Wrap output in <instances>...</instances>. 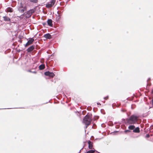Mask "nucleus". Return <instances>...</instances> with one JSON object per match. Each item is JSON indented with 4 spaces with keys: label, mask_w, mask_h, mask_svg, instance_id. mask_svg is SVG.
Listing matches in <instances>:
<instances>
[{
    "label": "nucleus",
    "mask_w": 153,
    "mask_h": 153,
    "mask_svg": "<svg viewBox=\"0 0 153 153\" xmlns=\"http://www.w3.org/2000/svg\"><path fill=\"white\" fill-rule=\"evenodd\" d=\"M139 117L136 115H132L126 120L127 123L128 124H136L138 120Z\"/></svg>",
    "instance_id": "1"
},
{
    "label": "nucleus",
    "mask_w": 153,
    "mask_h": 153,
    "mask_svg": "<svg viewBox=\"0 0 153 153\" xmlns=\"http://www.w3.org/2000/svg\"><path fill=\"white\" fill-rule=\"evenodd\" d=\"M92 121L91 117L89 114H87L83 120V123L86 126V128L90 124Z\"/></svg>",
    "instance_id": "2"
},
{
    "label": "nucleus",
    "mask_w": 153,
    "mask_h": 153,
    "mask_svg": "<svg viewBox=\"0 0 153 153\" xmlns=\"http://www.w3.org/2000/svg\"><path fill=\"white\" fill-rule=\"evenodd\" d=\"M36 11L35 8L30 9L26 12V13H24L23 15H25V17L26 18H28L30 17L31 15L33 13Z\"/></svg>",
    "instance_id": "3"
},
{
    "label": "nucleus",
    "mask_w": 153,
    "mask_h": 153,
    "mask_svg": "<svg viewBox=\"0 0 153 153\" xmlns=\"http://www.w3.org/2000/svg\"><path fill=\"white\" fill-rule=\"evenodd\" d=\"M34 40L33 37L30 38L28 39L27 42L26 43L25 45V47H27L29 45L33 43L34 41Z\"/></svg>",
    "instance_id": "4"
},
{
    "label": "nucleus",
    "mask_w": 153,
    "mask_h": 153,
    "mask_svg": "<svg viewBox=\"0 0 153 153\" xmlns=\"http://www.w3.org/2000/svg\"><path fill=\"white\" fill-rule=\"evenodd\" d=\"M55 0H48V8L52 7L55 4Z\"/></svg>",
    "instance_id": "5"
},
{
    "label": "nucleus",
    "mask_w": 153,
    "mask_h": 153,
    "mask_svg": "<svg viewBox=\"0 0 153 153\" xmlns=\"http://www.w3.org/2000/svg\"><path fill=\"white\" fill-rule=\"evenodd\" d=\"M35 46L34 45H32L27 49V51L28 53H31L32 51L35 49Z\"/></svg>",
    "instance_id": "6"
},
{
    "label": "nucleus",
    "mask_w": 153,
    "mask_h": 153,
    "mask_svg": "<svg viewBox=\"0 0 153 153\" xmlns=\"http://www.w3.org/2000/svg\"><path fill=\"white\" fill-rule=\"evenodd\" d=\"M3 20L6 22H11V19H10L7 16H3Z\"/></svg>",
    "instance_id": "7"
},
{
    "label": "nucleus",
    "mask_w": 153,
    "mask_h": 153,
    "mask_svg": "<svg viewBox=\"0 0 153 153\" xmlns=\"http://www.w3.org/2000/svg\"><path fill=\"white\" fill-rule=\"evenodd\" d=\"M88 148L89 149H91L93 147V143L90 140H88Z\"/></svg>",
    "instance_id": "8"
},
{
    "label": "nucleus",
    "mask_w": 153,
    "mask_h": 153,
    "mask_svg": "<svg viewBox=\"0 0 153 153\" xmlns=\"http://www.w3.org/2000/svg\"><path fill=\"white\" fill-rule=\"evenodd\" d=\"M13 11V8L11 7H8L6 10L5 11L6 12H12Z\"/></svg>",
    "instance_id": "9"
},
{
    "label": "nucleus",
    "mask_w": 153,
    "mask_h": 153,
    "mask_svg": "<svg viewBox=\"0 0 153 153\" xmlns=\"http://www.w3.org/2000/svg\"><path fill=\"white\" fill-rule=\"evenodd\" d=\"M45 68V66L44 64L42 63L39 66V69L40 70H42Z\"/></svg>",
    "instance_id": "10"
},
{
    "label": "nucleus",
    "mask_w": 153,
    "mask_h": 153,
    "mask_svg": "<svg viewBox=\"0 0 153 153\" xmlns=\"http://www.w3.org/2000/svg\"><path fill=\"white\" fill-rule=\"evenodd\" d=\"M55 76V75L53 73L48 71V77L52 78Z\"/></svg>",
    "instance_id": "11"
},
{
    "label": "nucleus",
    "mask_w": 153,
    "mask_h": 153,
    "mask_svg": "<svg viewBox=\"0 0 153 153\" xmlns=\"http://www.w3.org/2000/svg\"><path fill=\"white\" fill-rule=\"evenodd\" d=\"M133 131L135 133H139L140 132L139 128L138 127H137L134 129Z\"/></svg>",
    "instance_id": "12"
},
{
    "label": "nucleus",
    "mask_w": 153,
    "mask_h": 153,
    "mask_svg": "<svg viewBox=\"0 0 153 153\" xmlns=\"http://www.w3.org/2000/svg\"><path fill=\"white\" fill-rule=\"evenodd\" d=\"M52 21L51 19H48V25L50 26H52L53 24H52Z\"/></svg>",
    "instance_id": "13"
},
{
    "label": "nucleus",
    "mask_w": 153,
    "mask_h": 153,
    "mask_svg": "<svg viewBox=\"0 0 153 153\" xmlns=\"http://www.w3.org/2000/svg\"><path fill=\"white\" fill-rule=\"evenodd\" d=\"M135 128V126L134 125H130L128 127V128L129 130H134Z\"/></svg>",
    "instance_id": "14"
},
{
    "label": "nucleus",
    "mask_w": 153,
    "mask_h": 153,
    "mask_svg": "<svg viewBox=\"0 0 153 153\" xmlns=\"http://www.w3.org/2000/svg\"><path fill=\"white\" fill-rule=\"evenodd\" d=\"M18 10L21 13H24V9L23 8H18Z\"/></svg>",
    "instance_id": "15"
},
{
    "label": "nucleus",
    "mask_w": 153,
    "mask_h": 153,
    "mask_svg": "<svg viewBox=\"0 0 153 153\" xmlns=\"http://www.w3.org/2000/svg\"><path fill=\"white\" fill-rule=\"evenodd\" d=\"M95 150H90L88 151L86 153H94Z\"/></svg>",
    "instance_id": "16"
},
{
    "label": "nucleus",
    "mask_w": 153,
    "mask_h": 153,
    "mask_svg": "<svg viewBox=\"0 0 153 153\" xmlns=\"http://www.w3.org/2000/svg\"><path fill=\"white\" fill-rule=\"evenodd\" d=\"M42 37L43 38H45V39H48V33L45 34Z\"/></svg>",
    "instance_id": "17"
},
{
    "label": "nucleus",
    "mask_w": 153,
    "mask_h": 153,
    "mask_svg": "<svg viewBox=\"0 0 153 153\" xmlns=\"http://www.w3.org/2000/svg\"><path fill=\"white\" fill-rule=\"evenodd\" d=\"M28 1H30L31 2L34 3H36L38 2V0H28Z\"/></svg>",
    "instance_id": "18"
},
{
    "label": "nucleus",
    "mask_w": 153,
    "mask_h": 153,
    "mask_svg": "<svg viewBox=\"0 0 153 153\" xmlns=\"http://www.w3.org/2000/svg\"><path fill=\"white\" fill-rule=\"evenodd\" d=\"M24 6V4L22 2H21L20 3V5L19 7V8H23Z\"/></svg>",
    "instance_id": "19"
},
{
    "label": "nucleus",
    "mask_w": 153,
    "mask_h": 153,
    "mask_svg": "<svg viewBox=\"0 0 153 153\" xmlns=\"http://www.w3.org/2000/svg\"><path fill=\"white\" fill-rule=\"evenodd\" d=\"M27 6H24L23 7V9H24V12L26 10H27Z\"/></svg>",
    "instance_id": "20"
},
{
    "label": "nucleus",
    "mask_w": 153,
    "mask_h": 153,
    "mask_svg": "<svg viewBox=\"0 0 153 153\" xmlns=\"http://www.w3.org/2000/svg\"><path fill=\"white\" fill-rule=\"evenodd\" d=\"M29 72H31L33 73H34V74H36V71H32L31 70H29L28 71Z\"/></svg>",
    "instance_id": "21"
},
{
    "label": "nucleus",
    "mask_w": 153,
    "mask_h": 153,
    "mask_svg": "<svg viewBox=\"0 0 153 153\" xmlns=\"http://www.w3.org/2000/svg\"><path fill=\"white\" fill-rule=\"evenodd\" d=\"M52 36L49 33H48V39L52 38Z\"/></svg>",
    "instance_id": "22"
},
{
    "label": "nucleus",
    "mask_w": 153,
    "mask_h": 153,
    "mask_svg": "<svg viewBox=\"0 0 153 153\" xmlns=\"http://www.w3.org/2000/svg\"><path fill=\"white\" fill-rule=\"evenodd\" d=\"M44 75L45 76H48V71H46L45 72Z\"/></svg>",
    "instance_id": "23"
},
{
    "label": "nucleus",
    "mask_w": 153,
    "mask_h": 153,
    "mask_svg": "<svg viewBox=\"0 0 153 153\" xmlns=\"http://www.w3.org/2000/svg\"><path fill=\"white\" fill-rule=\"evenodd\" d=\"M41 39L42 40H43L44 41H46V40H47V39H45V38H42V37H41Z\"/></svg>",
    "instance_id": "24"
},
{
    "label": "nucleus",
    "mask_w": 153,
    "mask_h": 153,
    "mask_svg": "<svg viewBox=\"0 0 153 153\" xmlns=\"http://www.w3.org/2000/svg\"><path fill=\"white\" fill-rule=\"evenodd\" d=\"M150 103L151 104L152 106H153V98L152 100L150 102Z\"/></svg>",
    "instance_id": "25"
},
{
    "label": "nucleus",
    "mask_w": 153,
    "mask_h": 153,
    "mask_svg": "<svg viewBox=\"0 0 153 153\" xmlns=\"http://www.w3.org/2000/svg\"><path fill=\"white\" fill-rule=\"evenodd\" d=\"M124 132L125 133H127V132H130V131L129 130H126L124 131Z\"/></svg>",
    "instance_id": "26"
},
{
    "label": "nucleus",
    "mask_w": 153,
    "mask_h": 153,
    "mask_svg": "<svg viewBox=\"0 0 153 153\" xmlns=\"http://www.w3.org/2000/svg\"><path fill=\"white\" fill-rule=\"evenodd\" d=\"M48 61V58L46 59V66L48 68V62L47 61Z\"/></svg>",
    "instance_id": "27"
},
{
    "label": "nucleus",
    "mask_w": 153,
    "mask_h": 153,
    "mask_svg": "<svg viewBox=\"0 0 153 153\" xmlns=\"http://www.w3.org/2000/svg\"><path fill=\"white\" fill-rule=\"evenodd\" d=\"M150 136H149V134H147L146 135V138H149V137Z\"/></svg>",
    "instance_id": "28"
},
{
    "label": "nucleus",
    "mask_w": 153,
    "mask_h": 153,
    "mask_svg": "<svg viewBox=\"0 0 153 153\" xmlns=\"http://www.w3.org/2000/svg\"><path fill=\"white\" fill-rule=\"evenodd\" d=\"M70 0H65L66 3V4L67 3L70 1Z\"/></svg>",
    "instance_id": "29"
},
{
    "label": "nucleus",
    "mask_w": 153,
    "mask_h": 153,
    "mask_svg": "<svg viewBox=\"0 0 153 153\" xmlns=\"http://www.w3.org/2000/svg\"><path fill=\"white\" fill-rule=\"evenodd\" d=\"M48 3H47L46 4V7L48 8Z\"/></svg>",
    "instance_id": "30"
},
{
    "label": "nucleus",
    "mask_w": 153,
    "mask_h": 153,
    "mask_svg": "<svg viewBox=\"0 0 153 153\" xmlns=\"http://www.w3.org/2000/svg\"><path fill=\"white\" fill-rule=\"evenodd\" d=\"M108 97L104 98V99L105 100H107V99H108Z\"/></svg>",
    "instance_id": "31"
},
{
    "label": "nucleus",
    "mask_w": 153,
    "mask_h": 153,
    "mask_svg": "<svg viewBox=\"0 0 153 153\" xmlns=\"http://www.w3.org/2000/svg\"><path fill=\"white\" fill-rule=\"evenodd\" d=\"M20 51L21 50L20 49H19L17 51L18 52H20Z\"/></svg>",
    "instance_id": "32"
},
{
    "label": "nucleus",
    "mask_w": 153,
    "mask_h": 153,
    "mask_svg": "<svg viewBox=\"0 0 153 153\" xmlns=\"http://www.w3.org/2000/svg\"><path fill=\"white\" fill-rule=\"evenodd\" d=\"M42 59H41V61H40V62H41V63H42Z\"/></svg>",
    "instance_id": "33"
},
{
    "label": "nucleus",
    "mask_w": 153,
    "mask_h": 153,
    "mask_svg": "<svg viewBox=\"0 0 153 153\" xmlns=\"http://www.w3.org/2000/svg\"><path fill=\"white\" fill-rule=\"evenodd\" d=\"M12 108H3V109H11Z\"/></svg>",
    "instance_id": "34"
},
{
    "label": "nucleus",
    "mask_w": 153,
    "mask_h": 153,
    "mask_svg": "<svg viewBox=\"0 0 153 153\" xmlns=\"http://www.w3.org/2000/svg\"><path fill=\"white\" fill-rule=\"evenodd\" d=\"M151 93L152 94H153V89H152V91L151 92Z\"/></svg>",
    "instance_id": "35"
},
{
    "label": "nucleus",
    "mask_w": 153,
    "mask_h": 153,
    "mask_svg": "<svg viewBox=\"0 0 153 153\" xmlns=\"http://www.w3.org/2000/svg\"><path fill=\"white\" fill-rule=\"evenodd\" d=\"M50 51L48 50V53H50Z\"/></svg>",
    "instance_id": "36"
},
{
    "label": "nucleus",
    "mask_w": 153,
    "mask_h": 153,
    "mask_svg": "<svg viewBox=\"0 0 153 153\" xmlns=\"http://www.w3.org/2000/svg\"><path fill=\"white\" fill-rule=\"evenodd\" d=\"M97 105H100V103L99 102L97 103Z\"/></svg>",
    "instance_id": "37"
},
{
    "label": "nucleus",
    "mask_w": 153,
    "mask_h": 153,
    "mask_svg": "<svg viewBox=\"0 0 153 153\" xmlns=\"http://www.w3.org/2000/svg\"><path fill=\"white\" fill-rule=\"evenodd\" d=\"M59 18H58V19H59V18H60V17L59 16Z\"/></svg>",
    "instance_id": "38"
},
{
    "label": "nucleus",
    "mask_w": 153,
    "mask_h": 153,
    "mask_svg": "<svg viewBox=\"0 0 153 153\" xmlns=\"http://www.w3.org/2000/svg\"><path fill=\"white\" fill-rule=\"evenodd\" d=\"M46 53H48V51H46Z\"/></svg>",
    "instance_id": "39"
},
{
    "label": "nucleus",
    "mask_w": 153,
    "mask_h": 153,
    "mask_svg": "<svg viewBox=\"0 0 153 153\" xmlns=\"http://www.w3.org/2000/svg\"><path fill=\"white\" fill-rule=\"evenodd\" d=\"M47 23H48V20H47Z\"/></svg>",
    "instance_id": "40"
},
{
    "label": "nucleus",
    "mask_w": 153,
    "mask_h": 153,
    "mask_svg": "<svg viewBox=\"0 0 153 153\" xmlns=\"http://www.w3.org/2000/svg\"><path fill=\"white\" fill-rule=\"evenodd\" d=\"M45 24V23L43 24V25H44Z\"/></svg>",
    "instance_id": "41"
},
{
    "label": "nucleus",
    "mask_w": 153,
    "mask_h": 153,
    "mask_svg": "<svg viewBox=\"0 0 153 153\" xmlns=\"http://www.w3.org/2000/svg\"><path fill=\"white\" fill-rule=\"evenodd\" d=\"M45 78H46V79H47V77H45Z\"/></svg>",
    "instance_id": "42"
},
{
    "label": "nucleus",
    "mask_w": 153,
    "mask_h": 153,
    "mask_svg": "<svg viewBox=\"0 0 153 153\" xmlns=\"http://www.w3.org/2000/svg\"><path fill=\"white\" fill-rule=\"evenodd\" d=\"M22 15H23L22 14ZM21 16H22V15H21Z\"/></svg>",
    "instance_id": "43"
}]
</instances>
